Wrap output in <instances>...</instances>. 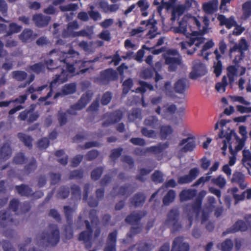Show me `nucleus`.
Returning a JSON list of instances; mask_svg holds the SVG:
<instances>
[{
	"label": "nucleus",
	"instance_id": "nucleus-21",
	"mask_svg": "<svg viewBox=\"0 0 251 251\" xmlns=\"http://www.w3.org/2000/svg\"><path fill=\"white\" fill-rule=\"evenodd\" d=\"M33 20L35 22L38 26H44L49 23L50 17L49 16H43L42 14H38L35 15L33 17Z\"/></svg>",
	"mask_w": 251,
	"mask_h": 251
},
{
	"label": "nucleus",
	"instance_id": "nucleus-47",
	"mask_svg": "<svg viewBox=\"0 0 251 251\" xmlns=\"http://www.w3.org/2000/svg\"><path fill=\"white\" fill-rule=\"evenodd\" d=\"M142 133L143 135L149 138H155L157 135V133L153 130H148L146 128H143Z\"/></svg>",
	"mask_w": 251,
	"mask_h": 251
},
{
	"label": "nucleus",
	"instance_id": "nucleus-55",
	"mask_svg": "<svg viewBox=\"0 0 251 251\" xmlns=\"http://www.w3.org/2000/svg\"><path fill=\"white\" fill-rule=\"evenodd\" d=\"M137 4L141 11H145L149 7V4L146 0H139Z\"/></svg>",
	"mask_w": 251,
	"mask_h": 251
},
{
	"label": "nucleus",
	"instance_id": "nucleus-43",
	"mask_svg": "<svg viewBox=\"0 0 251 251\" xmlns=\"http://www.w3.org/2000/svg\"><path fill=\"white\" fill-rule=\"evenodd\" d=\"M56 155L60 157L62 156V158H59L58 159V161L63 165H65L67 163V157L66 154L64 153L62 151H58L56 152Z\"/></svg>",
	"mask_w": 251,
	"mask_h": 251
},
{
	"label": "nucleus",
	"instance_id": "nucleus-53",
	"mask_svg": "<svg viewBox=\"0 0 251 251\" xmlns=\"http://www.w3.org/2000/svg\"><path fill=\"white\" fill-rule=\"evenodd\" d=\"M77 5L75 4H70L67 5L66 6H61L60 7V8L61 11H74L77 9Z\"/></svg>",
	"mask_w": 251,
	"mask_h": 251
},
{
	"label": "nucleus",
	"instance_id": "nucleus-11",
	"mask_svg": "<svg viewBox=\"0 0 251 251\" xmlns=\"http://www.w3.org/2000/svg\"><path fill=\"white\" fill-rule=\"evenodd\" d=\"M78 28V25L76 22H73L69 24L67 30L64 31L63 34V36L67 37L69 36L75 37L80 35H84V31H82L79 32H73L74 29H76Z\"/></svg>",
	"mask_w": 251,
	"mask_h": 251
},
{
	"label": "nucleus",
	"instance_id": "nucleus-49",
	"mask_svg": "<svg viewBox=\"0 0 251 251\" xmlns=\"http://www.w3.org/2000/svg\"><path fill=\"white\" fill-rule=\"evenodd\" d=\"M145 201V197L142 194H138L133 199L132 202L135 205H138Z\"/></svg>",
	"mask_w": 251,
	"mask_h": 251
},
{
	"label": "nucleus",
	"instance_id": "nucleus-29",
	"mask_svg": "<svg viewBox=\"0 0 251 251\" xmlns=\"http://www.w3.org/2000/svg\"><path fill=\"white\" fill-rule=\"evenodd\" d=\"M227 84V78L224 76L221 82L217 83L215 85L216 90L220 93L225 92L226 90V87Z\"/></svg>",
	"mask_w": 251,
	"mask_h": 251
},
{
	"label": "nucleus",
	"instance_id": "nucleus-4",
	"mask_svg": "<svg viewBox=\"0 0 251 251\" xmlns=\"http://www.w3.org/2000/svg\"><path fill=\"white\" fill-rule=\"evenodd\" d=\"M59 239V231L55 226L48 233H43L36 238L37 243L42 246H53L57 244Z\"/></svg>",
	"mask_w": 251,
	"mask_h": 251
},
{
	"label": "nucleus",
	"instance_id": "nucleus-60",
	"mask_svg": "<svg viewBox=\"0 0 251 251\" xmlns=\"http://www.w3.org/2000/svg\"><path fill=\"white\" fill-rule=\"evenodd\" d=\"M192 181V178H190L188 175L183 176H180L178 178V182L180 184L188 183L191 182Z\"/></svg>",
	"mask_w": 251,
	"mask_h": 251
},
{
	"label": "nucleus",
	"instance_id": "nucleus-9",
	"mask_svg": "<svg viewBox=\"0 0 251 251\" xmlns=\"http://www.w3.org/2000/svg\"><path fill=\"white\" fill-rule=\"evenodd\" d=\"M195 147V141L194 138L192 137L183 139L181 141L178 145V149L182 152L192 151Z\"/></svg>",
	"mask_w": 251,
	"mask_h": 251
},
{
	"label": "nucleus",
	"instance_id": "nucleus-13",
	"mask_svg": "<svg viewBox=\"0 0 251 251\" xmlns=\"http://www.w3.org/2000/svg\"><path fill=\"white\" fill-rule=\"evenodd\" d=\"M189 245L183 239L178 237L175 239L173 245V251H189Z\"/></svg>",
	"mask_w": 251,
	"mask_h": 251
},
{
	"label": "nucleus",
	"instance_id": "nucleus-54",
	"mask_svg": "<svg viewBox=\"0 0 251 251\" xmlns=\"http://www.w3.org/2000/svg\"><path fill=\"white\" fill-rule=\"evenodd\" d=\"M30 69L34 73H39L44 70V68L41 64L38 63L30 66Z\"/></svg>",
	"mask_w": 251,
	"mask_h": 251
},
{
	"label": "nucleus",
	"instance_id": "nucleus-23",
	"mask_svg": "<svg viewBox=\"0 0 251 251\" xmlns=\"http://www.w3.org/2000/svg\"><path fill=\"white\" fill-rule=\"evenodd\" d=\"M11 154V150L8 144H5L0 150V162L8 159Z\"/></svg>",
	"mask_w": 251,
	"mask_h": 251
},
{
	"label": "nucleus",
	"instance_id": "nucleus-19",
	"mask_svg": "<svg viewBox=\"0 0 251 251\" xmlns=\"http://www.w3.org/2000/svg\"><path fill=\"white\" fill-rule=\"evenodd\" d=\"M117 232L116 231L111 233L108 236V243L105 247V251H116L115 243Z\"/></svg>",
	"mask_w": 251,
	"mask_h": 251
},
{
	"label": "nucleus",
	"instance_id": "nucleus-12",
	"mask_svg": "<svg viewBox=\"0 0 251 251\" xmlns=\"http://www.w3.org/2000/svg\"><path fill=\"white\" fill-rule=\"evenodd\" d=\"M219 1L218 0H211L202 4V8L206 14H212L218 9Z\"/></svg>",
	"mask_w": 251,
	"mask_h": 251
},
{
	"label": "nucleus",
	"instance_id": "nucleus-22",
	"mask_svg": "<svg viewBox=\"0 0 251 251\" xmlns=\"http://www.w3.org/2000/svg\"><path fill=\"white\" fill-rule=\"evenodd\" d=\"M36 35L29 29H25L20 35L19 38L23 42H29L34 39Z\"/></svg>",
	"mask_w": 251,
	"mask_h": 251
},
{
	"label": "nucleus",
	"instance_id": "nucleus-16",
	"mask_svg": "<svg viewBox=\"0 0 251 251\" xmlns=\"http://www.w3.org/2000/svg\"><path fill=\"white\" fill-rule=\"evenodd\" d=\"M178 214V213L176 209L171 210L168 215V219L166 221L167 224L173 226L174 229H176V226H177Z\"/></svg>",
	"mask_w": 251,
	"mask_h": 251
},
{
	"label": "nucleus",
	"instance_id": "nucleus-26",
	"mask_svg": "<svg viewBox=\"0 0 251 251\" xmlns=\"http://www.w3.org/2000/svg\"><path fill=\"white\" fill-rule=\"evenodd\" d=\"M214 53L216 55V57L218 62L217 63L215 64L214 66V72L215 74L217 76H218L220 75L222 72V64L220 61H219V59L220 58L221 56L219 54L218 50H216L214 51Z\"/></svg>",
	"mask_w": 251,
	"mask_h": 251
},
{
	"label": "nucleus",
	"instance_id": "nucleus-41",
	"mask_svg": "<svg viewBox=\"0 0 251 251\" xmlns=\"http://www.w3.org/2000/svg\"><path fill=\"white\" fill-rule=\"evenodd\" d=\"M244 14L246 17L251 15V2L247 1L243 5Z\"/></svg>",
	"mask_w": 251,
	"mask_h": 251
},
{
	"label": "nucleus",
	"instance_id": "nucleus-61",
	"mask_svg": "<svg viewBox=\"0 0 251 251\" xmlns=\"http://www.w3.org/2000/svg\"><path fill=\"white\" fill-rule=\"evenodd\" d=\"M105 77L109 79H113L116 76V73L112 69H108L104 72Z\"/></svg>",
	"mask_w": 251,
	"mask_h": 251
},
{
	"label": "nucleus",
	"instance_id": "nucleus-33",
	"mask_svg": "<svg viewBox=\"0 0 251 251\" xmlns=\"http://www.w3.org/2000/svg\"><path fill=\"white\" fill-rule=\"evenodd\" d=\"M142 216L140 213H135L127 217L126 219V221L131 224H134L137 223L138 221L141 218Z\"/></svg>",
	"mask_w": 251,
	"mask_h": 251
},
{
	"label": "nucleus",
	"instance_id": "nucleus-37",
	"mask_svg": "<svg viewBox=\"0 0 251 251\" xmlns=\"http://www.w3.org/2000/svg\"><path fill=\"white\" fill-rule=\"evenodd\" d=\"M244 176L241 174H236V184H238L241 189H244L247 186L246 183L244 181Z\"/></svg>",
	"mask_w": 251,
	"mask_h": 251
},
{
	"label": "nucleus",
	"instance_id": "nucleus-58",
	"mask_svg": "<svg viewBox=\"0 0 251 251\" xmlns=\"http://www.w3.org/2000/svg\"><path fill=\"white\" fill-rule=\"evenodd\" d=\"M102 174V169L101 168H97L94 170L92 173V178L94 180H97L100 178Z\"/></svg>",
	"mask_w": 251,
	"mask_h": 251
},
{
	"label": "nucleus",
	"instance_id": "nucleus-25",
	"mask_svg": "<svg viewBox=\"0 0 251 251\" xmlns=\"http://www.w3.org/2000/svg\"><path fill=\"white\" fill-rule=\"evenodd\" d=\"M173 131L171 126L169 125L162 126L160 127V134L162 138L165 139L171 135Z\"/></svg>",
	"mask_w": 251,
	"mask_h": 251
},
{
	"label": "nucleus",
	"instance_id": "nucleus-7",
	"mask_svg": "<svg viewBox=\"0 0 251 251\" xmlns=\"http://www.w3.org/2000/svg\"><path fill=\"white\" fill-rule=\"evenodd\" d=\"M206 72L205 66L200 61L196 60L194 62L193 69L190 74V77L192 79H197L204 75Z\"/></svg>",
	"mask_w": 251,
	"mask_h": 251
},
{
	"label": "nucleus",
	"instance_id": "nucleus-39",
	"mask_svg": "<svg viewBox=\"0 0 251 251\" xmlns=\"http://www.w3.org/2000/svg\"><path fill=\"white\" fill-rule=\"evenodd\" d=\"M12 77L18 81H22L26 77V73L23 71H15L12 73Z\"/></svg>",
	"mask_w": 251,
	"mask_h": 251
},
{
	"label": "nucleus",
	"instance_id": "nucleus-59",
	"mask_svg": "<svg viewBox=\"0 0 251 251\" xmlns=\"http://www.w3.org/2000/svg\"><path fill=\"white\" fill-rule=\"evenodd\" d=\"M111 99V94L109 93H105L101 99V103L103 105H106L107 104Z\"/></svg>",
	"mask_w": 251,
	"mask_h": 251
},
{
	"label": "nucleus",
	"instance_id": "nucleus-14",
	"mask_svg": "<svg viewBox=\"0 0 251 251\" xmlns=\"http://www.w3.org/2000/svg\"><path fill=\"white\" fill-rule=\"evenodd\" d=\"M189 87V83L186 79H178L174 84V89L178 93H182Z\"/></svg>",
	"mask_w": 251,
	"mask_h": 251
},
{
	"label": "nucleus",
	"instance_id": "nucleus-40",
	"mask_svg": "<svg viewBox=\"0 0 251 251\" xmlns=\"http://www.w3.org/2000/svg\"><path fill=\"white\" fill-rule=\"evenodd\" d=\"M175 197L174 191L173 190L169 191L163 200L164 203L166 205L169 204L174 201Z\"/></svg>",
	"mask_w": 251,
	"mask_h": 251
},
{
	"label": "nucleus",
	"instance_id": "nucleus-62",
	"mask_svg": "<svg viewBox=\"0 0 251 251\" xmlns=\"http://www.w3.org/2000/svg\"><path fill=\"white\" fill-rule=\"evenodd\" d=\"M49 144V140L47 138H43L39 141L38 146L40 149H46L48 147Z\"/></svg>",
	"mask_w": 251,
	"mask_h": 251
},
{
	"label": "nucleus",
	"instance_id": "nucleus-17",
	"mask_svg": "<svg viewBox=\"0 0 251 251\" xmlns=\"http://www.w3.org/2000/svg\"><path fill=\"white\" fill-rule=\"evenodd\" d=\"M38 116V114L37 113H33L31 110H25L20 113L19 116V118L22 120L27 119L28 121L33 122L37 119Z\"/></svg>",
	"mask_w": 251,
	"mask_h": 251
},
{
	"label": "nucleus",
	"instance_id": "nucleus-6",
	"mask_svg": "<svg viewBox=\"0 0 251 251\" xmlns=\"http://www.w3.org/2000/svg\"><path fill=\"white\" fill-rule=\"evenodd\" d=\"M170 52L171 54L166 57L165 62L169 65V70L173 71L176 70L178 66L181 65V62L180 57L176 50H171Z\"/></svg>",
	"mask_w": 251,
	"mask_h": 251
},
{
	"label": "nucleus",
	"instance_id": "nucleus-35",
	"mask_svg": "<svg viewBox=\"0 0 251 251\" xmlns=\"http://www.w3.org/2000/svg\"><path fill=\"white\" fill-rule=\"evenodd\" d=\"M16 189L19 194L22 196H27L30 194L31 190L27 186L21 185L20 186H17Z\"/></svg>",
	"mask_w": 251,
	"mask_h": 251
},
{
	"label": "nucleus",
	"instance_id": "nucleus-32",
	"mask_svg": "<svg viewBox=\"0 0 251 251\" xmlns=\"http://www.w3.org/2000/svg\"><path fill=\"white\" fill-rule=\"evenodd\" d=\"M12 219L7 216V213L3 211L0 212V225L4 226L11 222Z\"/></svg>",
	"mask_w": 251,
	"mask_h": 251
},
{
	"label": "nucleus",
	"instance_id": "nucleus-38",
	"mask_svg": "<svg viewBox=\"0 0 251 251\" xmlns=\"http://www.w3.org/2000/svg\"><path fill=\"white\" fill-rule=\"evenodd\" d=\"M18 137L27 147H30L31 146L32 139L29 136L23 133H19Z\"/></svg>",
	"mask_w": 251,
	"mask_h": 251
},
{
	"label": "nucleus",
	"instance_id": "nucleus-18",
	"mask_svg": "<svg viewBox=\"0 0 251 251\" xmlns=\"http://www.w3.org/2000/svg\"><path fill=\"white\" fill-rule=\"evenodd\" d=\"M86 225L87 226V230L82 232L79 236L78 239L80 241H82L85 243L88 242L92 237L91 235V228L88 221H86Z\"/></svg>",
	"mask_w": 251,
	"mask_h": 251
},
{
	"label": "nucleus",
	"instance_id": "nucleus-56",
	"mask_svg": "<svg viewBox=\"0 0 251 251\" xmlns=\"http://www.w3.org/2000/svg\"><path fill=\"white\" fill-rule=\"evenodd\" d=\"M247 228V225L244 222L240 221L236 222V231L237 230L245 231Z\"/></svg>",
	"mask_w": 251,
	"mask_h": 251
},
{
	"label": "nucleus",
	"instance_id": "nucleus-46",
	"mask_svg": "<svg viewBox=\"0 0 251 251\" xmlns=\"http://www.w3.org/2000/svg\"><path fill=\"white\" fill-rule=\"evenodd\" d=\"M22 27L16 24L12 23L9 25V30L8 31V35L12 33H17L21 30Z\"/></svg>",
	"mask_w": 251,
	"mask_h": 251
},
{
	"label": "nucleus",
	"instance_id": "nucleus-8",
	"mask_svg": "<svg viewBox=\"0 0 251 251\" xmlns=\"http://www.w3.org/2000/svg\"><path fill=\"white\" fill-rule=\"evenodd\" d=\"M92 97V94L90 93H86L81 97L78 103L71 107L67 113L71 115L76 114V111L83 108L88 103Z\"/></svg>",
	"mask_w": 251,
	"mask_h": 251
},
{
	"label": "nucleus",
	"instance_id": "nucleus-57",
	"mask_svg": "<svg viewBox=\"0 0 251 251\" xmlns=\"http://www.w3.org/2000/svg\"><path fill=\"white\" fill-rule=\"evenodd\" d=\"M238 49L241 54H242L243 51L246 50L248 49L247 44L244 39H242L240 41Z\"/></svg>",
	"mask_w": 251,
	"mask_h": 251
},
{
	"label": "nucleus",
	"instance_id": "nucleus-28",
	"mask_svg": "<svg viewBox=\"0 0 251 251\" xmlns=\"http://www.w3.org/2000/svg\"><path fill=\"white\" fill-rule=\"evenodd\" d=\"M196 194V191L194 190H187L183 191L180 194L181 201H186L193 198Z\"/></svg>",
	"mask_w": 251,
	"mask_h": 251
},
{
	"label": "nucleus",
	"instance_id": "nucleus-63",
	"mask_svg": "<svg viewBox=\"0 0 251 251\" xmlns=\"http://www.w3.org/2000/svg\"><path fill=\"white\" fill-rule=\"evenodd\" d=\"M152 75V72L151 70L149 69H145L143 71L141 74V76L142 78L147 79L151 77Z\"/></svg>",
	"mask_w": 251,
	"mask_h": 251
},
{
	"label": "nucleus",
	"instance_id": "nucleus-10",
	"mask_svg": "<svg viewBox=\"0 0 251 251\" xmlns=\"http://www.w3.org/2000/svg\"><path fill=\"white\" fill-rule=\"evenodd\" d=\"M176 110V107L173 104H167L165 105L162 111L160 107L155 109V112L159 115H161L164 118L170 119L171 117Z\"/></svg>",
	"mask_w": 251,
	"mask_h": 251
},
{
	"label": "nucleus",
	"instance_id": "nucleus-36",
	"mask_svg": "<svg viewBox=\"0 0 251 251\" xmlns=\"http://www.w3.org/2000/svg\"><path fill=\"white\" fill-rule=\"evenodd\" d=\"M145 124L147 126H151L155 128L158 125V120L156 117L151 116L145 120Z\"/></svg>",
	"mask_w": 251,
	"mask_h": 251
},
{
	"label": "nucleus",
	"instance_id": "nucleus-15",
	"mask_svg": "<svg viewBox=\"0 0 251 251\" xmlns=\"http://www.w3.org/2000/svg\"><path fill=\"white\" fill-rule=\"evenodd\" d=\"M239 133L243 136L242 139L236 137V151L241 150L245 145V142L247 137V131L246 127L240 126L239 129Z\"/></svg>",
	"mask_w": 251,
	"mask_h": 251
},
{
	"label": "nucleus",
	"instance_id": "nucleus-5",
	"mask_svg": "<svg viewBox=\"0 0 251 251\" xmlns=\"http://www.w3.org/2000/svg\"><path fill=\"white\" fill-rule=\"evenodd\" d=\"M193 7L198 8L199 4L195 0H185V4H178L173 8L171 19L173 21L176 20L183 14L186 9Z\"/></svg>",
	"mask_w": 251,
	"mask_h": 251
},
{
	"label": "nucleus",
	"instance_id": "nucleus-2",
	"mask_svg": "<svg viewBox=\"0 0 251 251\" xmlns=\"http://www.w3.org/2000/svg\"><path fill=\"white\" fill-rule=\"evenodd\" d=\"M204 26L201 29V23L195 17L190 15H185L178 23V26H174L171 30L175 33L183 34L185 35L190 34L192 32L188 42H182L180 43V46L182 50H185L188 54H192L196 51L197 48L199 47L204 42V39L202 35L197 32H193L191 28V24H195L197 28L202 34L208 33L210 28L208 27L209 20L206 16L202 18Z\"/></svg>",
	"mask_w": 251,
	"mask_h": 251
},
{
	"label": "nucleus",
	"instance_id": "nucleus-50",
	"mask_svg": "<svg viewBox=\"0 0 251 251\" xmlns=\"http://www.w3.org/2000/svg\"><path fill=\"white\" fill-rule=\"evenodd\" d=\"M233 246V244L230 240H227L223 243L221 249L223 251H230Z\"/></svg>",
	"mask_w": 251,
	"mask_h": 251
},
{
	"label": "nucleus",
	"instance_id": "nucleus-27",
	"mask_svg": "<svg viewBox=\"0 0 251 251\" xmlns=\"http://www.w3.org/2000/svg\"><path fill=\"white\" fill-rule=\"evenodd\" d=\"M156 21L155 20L152 18L150 19L148 21H143L141 22V24L146 25V26L148 27V28L150 29L149 31V35L150 36V37L153 38V36L151 35V31L152 30L153 31H155L156 30L155 25H156Z\"/></svg>",
	"mask_w": 251,
	"mask_h": 251
},
{
	"label": "nucleus",
	"instance_id": "nucleus-3",
	"mask_svg": "<svg viewBox=\"0 0 251 251\" xmlns=\"http://www.w3.org/2000/svg\"><path fill=\"white\" fill-rule=\"evenodd\" d=\"M235 119L233 121L222 120L220 124L221 126V131L217 138L218 143L220 146L223 144L221 149L223 151V154H226V150L228 146V151L229 152V164L230 166H233L235 163V144L230 143V139L232 136H235L234 129L235 127Z\"/></svg>",
	"mask_w": 251,
	"mask_h": 251
},
{
	"label": "nucleus",
	"instance_id": "nucleus-30",
	"mask_svg": "<svg viewBox=\"0 0 251 251\" xmlns=\"http://www.w3.org/2000/svg\"><path fill=\"white\" fill-rule=\"evenodd\" d=\"M227 76L228 78L229 83L232 85L234 83V78L235 76V68L231 66L227 68Z\"/></svg>",
	"mask_w": 251,
	"mask_h": 251
},
{
	"label": "nucleus",
	"instance_id": "nucleus-24",
	"mask_svg": "<svg viewBox=\"0 0 251 251\" xmlns=\"http://www.w3.org/2000/svg\"><path fill=\"white\" fill-rule=\"evenodd\" d=\"M243 164L248 169L251 166V152L249 150L243 151Z\"/></svg>",
	"mask_w": 251,
	"mask_h": 251
},
{
	"label": "nucleus",
	"instance_id": "nucleus-42",
	"mask_svg": "<svg viewBox=\"0 0 251 251\" xmlns=\"http://www.w3.org/2000/svg\"><path fill=\"white\" fill-rule=\"evenodd\" d=\"M141 87L136 89L137 92H141L142 93L145 92L147 90H152L153 87L151 85L148 84L145 82H140Z\"/></svg>",
	"mask_w": 251,
	"mask_h": 251
},
{
	"label": "nucleus",
	"instance_id": "nucleus-48",
	"mask_svg": "<svg viewBox=\"0 0 251 251\" xmlns=\"http://www.w3.org/2000/svg\"><path fill=\"white\" fill-rule=\"evenodd\" d=\"M133 85L132 80L131 79H128L123 83V93L126 94Z\"/></svg>",
	"mask_w": 251,
	"mask_h": 251
},
{
	"label": "nucleus",
	"instance_id": "nucleus-20",
	"mask_svg": "<svg viewBox=\"0 0 251 251\" xmlns=\"http://www.w3.org/2000/svg\"><path fill=\"white\" fill-rule=\"evenodd\" d=\"M218 20L220 21L221 25H225L228 29H230L231 27L234 26L235 24V21L233 17H231L227 19L225 16L221 15L218 17Z\"/></svg>",
	"mask_w": 251,
	"mask_h": 251
},
{
	"label": "nucleus",
	"instance_id": "nucleus-64",
	"mask_svg": "<svg viewBox=\"0 0 251 251\" xmlns=\"http://www.w3.org/2000/svg\"><path fill=\"white\" fill-rule=\"evenodd\" d=\"M236 109L238 111H240L241 113H250L251 112V107H246L241 105H237Z\"/></svg>",
	"mask_w": 251,
	"mask_h": 251
},
{
	"label": "nucleus",
	"instance_id": "nucleus-51",
	"mask_svg": "<svg viewBox=\"0 0 251 251\" xmlns=\"http://www.w3.org/2000/svg\"><path fill=\"white\" fill-rule=\"evenodd\" d=\"M177 0H161L163 8L169 9L173 6Z\"/></svg>",
	"mask_w": 251,
	"mask_h": 251
},
{
	"label": "nucleus",
	"instance_id": "nucleus-44",
	"mask_svg": "<svg viewBox=\"0 0 251 251\" xmlns=\"http://www.w3.org/2000/svg\"><path fill=\"white\" fill-rule=\"evenodd\" d=\"M245 198L248 199L251 198V190L243 192L241 195H239V194H236V201L244 200Z\"/></svg>",
	"mask_w": 251,
	"mask_h": 251
},
{
	"label": "nucleus",
	"instance_id": "nucleus-31",
	"mask_svg": "<svg viewBox=\"0 0 251 251\" xmlns=\"http://www.w3.org/2000/svg\"><path fill=\"white\" fill-rule=\"evenodd\" d=\"M213 46L214 43L211 40L206 43L201 49V55L203 56L204 58L206 60H207L209 54L206 52V50L212 48Z\"/></svg>",
	"mask_w": 251,
	"mask_h": 251
},
{
	"label": "nucleus",
	"instance_id": "nucleus-1",
	"mask_svg": "<svg viewBox=\"0 0 251 251\" xmlns=\"http://www.w3.org/2000/svg\"><path fill=\"white\" fill-rule=\"evenodd\" d=\"M50 55L51 56L52 58L48 61H46V64L49 69H52L53 64L54 61H56V59H57L60 63H62L63 64V68L61 69L62 73L61 74L56 75L55 79L50 83V86L48 87L47 85H44L41 87H38L37 89H34L33 87H30L28 91L32 93L34 91H42L45 90L46 92L49 91L47 95L45 97L41 98L40 100H45L48 98L50 97L51 91L52 89L56 85L60 84L64 82L67 81L68 74V72L69 73H74L75 70H77V68L81 69L80 71V72L85 73L87 69H82L83 67L87 66V64L90 63L89 62H82L81 61L75 62V64L73 65H69V63L67 62V58L76 57L78 55V52L75 51L73 50H70L67 52H64L63 50H52L50 53ZM57 63V62H56Z\"/></svg>",
	"mask_w": 251,
	"mask_h": 251
},
{
	"label": "nucleus",
	"instance_id": "nucleus-34",
	"mask_svg": "<svg viewBox=\"0 0 251 251\" xmlns=\"http://www.w3.org/2000/svg\"><path fill=\"white\" fill-rule=\"evenodd\" d=\"M76 89V86L75 84L72 83L65 85L62 90L64 95H68L74 93Z\"/></svg>",
	"mask_w": 251,
	"mask_h": 251
},
{
	"label": "nucleus",
	"instance_id": "nucleus-45",
	"mask_svg": "<svg viewBox=\"0 0 251 251\" xmlns=\"http://www.w3.org/2000/svg\"><path fill=\"white\" fill-rule=\"evenodd\" d=\"M212 181L220 188H223L226 183V179L221 176H220L217 178L213 179Z\"/></svg>",
	"mask_w": 251,
	"mask_h": 251
},
{
	"label": "nucleus",
	"instance_id": "nucleus-52",
	"mask_svg": "<svg viewBox=\"0 0 251 251\" xmlns=\"http://www.w3.org/2000/svg\"><path fill=\"white\" fill-rule=\"evenodd\" d=\"M152 177L153 181L156 183L161 182L163 180V175L159 171L154 172Z\"/></svg>",
	"mask_w": 251,
	"mask_h": 251
}]
</instances>
